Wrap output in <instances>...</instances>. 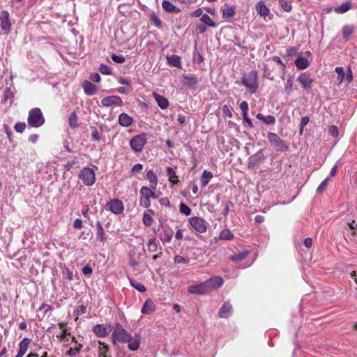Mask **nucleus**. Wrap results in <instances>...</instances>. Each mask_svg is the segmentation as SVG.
<instances>
[{
    "label": "nucleus",
    "instance_id": "63",
    "mask_svg": "<svg viewBox=\"0 0 357 357\" xmlns=\"http://www.w3.org/2000/svg\"><path fill=\"white\" fill-rule=\"evenodd\" d=\"M79 350L77 348H70L68 353L70 356H75L77 353H79Z\"/></svg>",
    "mask_w": 357,
    "mask_h": 357
},
{
    "label": "nucleus",
    "instance_id": "31",
    "mask_svg": "<svg viewBox=\"0 0 357 357\" xmlns=\"http://www.w3.org/2000/svg\"><path fill=\"white\" fill-rule=\"evenodd\" d=\"M351 8V3L349 1L341 4L340 6L335 8L337 13H344Z\"/></svg>",
    "mask_w": 357,
    "mask_h": 357
},
{
    "label": "nucleus",
    "instance_id": "32",
    "mask_svg": "<svg viewBox=\"0 0 357 357\" xmlns=\"http://www.w3.org/2000/svg\"><path fill=\"white\" fill-rule=\"evenodd\" d=\"M167 176H169V181H171V183L172 184H177L179 182L178 180L174 179V178H177V176L176 174V172L174 170L173 168H172L170 167H167Z\"/></svg>",
    "mask_w": 357,
    "mask_h": 357
},
{
    "label": "nucleus",
    "instance_id": "29",
    "mask_svg": "<svg viewBox=\"0 0 357 357\" xmlns=\"http://www.w3.org/2000/svg\"><path fill=\"white\" fill-rule=\"evenodd\" d=\"M257 10L260 16L266 17L269 13L268 8L262 2H259L257 5Z\"/></svg>",
    "mask_w": 357,
    "mask_h": 357
},
{
    "label": "nucleus",
    "instance_id": "61",
    "mask_svg": "<svg viewBox=\"0 0 357 357\" xmlns=\"http://www.w3.org/2000/svg\"><path fill=\"white\" fill-rule=\"evenodd\" d=\"M91 79L95 82H99L100 81V76L98 73H93L91 75Z\"/></svg>",
    "mask_w": 357,
    "mask_h": 357
},
{
    "label": "nucleus",
    "instance_id": "2",
    "mask_svg": "<svg viewBox=\"0 0 357 357\" xmlns=\"http://www.w3.org/2000/svg\"><path fill=\"white\" fill-rule=\"evenodd\" d=\"M223 283V280L220 277H214L197 285L188 287V292L194 294L204 295L207 294L213 290L220 287Z\"/></svg>",
    "mask_w": 357,
    "mask_h": 357
},
{
    "label": "nucleus",
    "instance_id": "45",
    "mask_svg": "<svg viewBox=\"0 0 357 357\" xmlns=\"http://www.w3.org/2000/svg\"><path fill=\"white\" fill-rule=\"evenodd\" d=\"M99 70L102 74L104 75H111L112 74V69L105 64H101Z\"/></svg>",
    "mask_w": 357,
    "mask_h": 357
},
{
    "label": "nucleus",
    "instance_id": "58",
    "mask_svg": "<svg viewBox=\"0 0 357 357\" xmlns=\"http://www.w3.org/2000/svg\"><path fill=\"white\" fill-rule=\"evenodd\" d=\"M4 129L10 141H12L13 132L8 125H4Z\"/></svg>",
    "mask_w": 357,
    "mask_h": 357
},
{
    "label": "nucleus",
    "instance_id": "17",
    "mask_svg": "<svg viewBox=\"0 0 357 357\" xmlns=\"http://www.w3.org/2000/svg\"><path fill=\"white\" fill-rule=\"evenodd\" d=\"M82 87L87 95L91 96L97 92V87L89 81H84Z\"/></svg>",
    "mask_w": 357,
    "mask_h": 357
},
{
    "label": "nucleus",
    "instance_id": "50",
    "mask_svg": "<svg viewBox=\"0 0 357 357\" xmlns=\"http://www.w3.org/2000/svg\"><path fill=\"white\" fill-rule=\"evenodd\" d=\"M111 57H112V59L114 62L118 63H123L126 61L125 57L123 56H118L116 54H112Z\"/></svg>",
    "mask_w": 357,
    "mask_h": 357
},
{
    "label": "nucleus",
    "instance_id": "51",
    "mask_svg": "<svg viewBox=\"0 0 357 357\" xmlns=\"http://www.w3.org/2000/svg\"><path fill=\"white\" fill-rule=\"evenodd\" d=\"M140 205L144 208H149L151 205V201L149 198L141 197Z\"/></svg>",
    "mask_w": 357,
    "mask_h": 357
},
{
    "label": "nucleus",
    "instance_id": "15",
    "mask_svg": "<svg viewBox=\"0 0 357 357\" xmlns=\"http://www.w3.org/2000/svg\"><path fill=\"white\" fill-rule=\"evenodd\" d=\"M153 97H154L155 101L157 102L158 106L162 109H165L168 107L169 101L165 97H164L158 93H153Z\"/></svg>",
    "mask_w": 357,
    "mask_h": 357
},
{
    "label": "nucleus",
    "instance_id": "38",
    "mask_svg": "<svg viewBox=\"0 0 357 357\" xmlns=\"http://www.w3.org/2000/svg\"><path fill=\"white\" fill-rule=\"evenodd\" d=\"M147 247H148V250L150 252H155L158 249V245H157L155 238L150 239L147 244Z\"/></svg>",
    "mask_w": 357,
    "mask_h": 357
},
{
    "label": "nucleus",
    "instance_id": "4",
    "mask_svg": "<svg viewBox=\"0 0 357 357\" xmlns=\"http://www.w3.org/2000/svg\"><path fill=\"white\" fill-rule=\"evenodd\" d=\"M257 77V71L252 70L242 79V84L248 89L250 93H255L258 89Z\"/></svg>",
    "mask_w": 357,
    "mask_h": 357
},
{
    "label": "nucleus",
    "instance_id": "25",
    "mask_svg": "<svg viewBox=\"0 0 357 357\" xmlns=\"http://www.w3.org/2000/svg\"><path fill=\"white\" fill-rule=\"evenodd\" d=\"M157 309L153 302L151 300H146L142 309L141 310V312H151L155 311Z\"/></svg>",
    "mask_w": 357,
    "mask_h": 357
},
{
    "label": "nucleus",
    "instance_id": "49",
    "mask_svg": "<svg viewBox=\"0 0 357 357\" xmlns=\"http://www.w3.org/2000/svg\"><path fill=\"white\" fill-rule=\"evenodd\" d=\"M26 128V123L22 122H18L15 126V130L17 132H22Z\"/></svg>",
    "mask_w": 357,
    "mask_h": 357
},
{
    "label": "nucleus",
    "instance_id": "39",
    "mask_svg": "<svg viewBox=\"0 0 357 357\" xmlns=\"http://www.w3.org/2000/svg\"><path fill=\"white\" fill-rule=\"evenodd\" d=\"M140 194L142 197L150 199V195H152V190L151 187H142L140 189Z\"/></svg>",
    "mask_w": 357,
    "mask_h": 357
},
{
    "label": "nucleus",
    "instance_id": "7",
    "mask_svg": "<svg viewBox=\"0 0 357 357\" xmlns=\"http://www.w3.org/2000/svg\"><path fill=\"white\" fill-rule=\"evenodd\" d=\"M146 135L144 133L135 136L130 142L131 149L136 153L141 152L146 142Z\"/></svg>",
    "mask_w": 357,
    "mask_h": 357
},
{
    "label": "nucleus",
    "instance_id": "13",
    "mask_svg": "<svg viewBox=\"0 0 357 357\" xmlns=\"http://www.w3.org/2000/svg\"><path fill=\"white\" fill-rule=\"evenodd\" d=\"M264 155L262 150L258 151L255 154L250 156L248 159V166L255 167L259 162L263 161Z\"/></svg>",
    "mask_w": 357,
    "mask_h": 357
},
{
    "label": "nucleus",
    "instance_id": "5",
    "mask_svg": "<svg viewBox=\"0 0 357 357\" xmlns=\"http://www.w3.org/2000/svg\"><path fill=\"white\" fill-rule=\"evenodd\" d=\"M267 139L276 151L284 152L287 151L288 146L284 144V141L277 134L269 132L267 134Z\"/></svg>",
    "mask_w": 357,
    "mask_h": 357
},
{
    "label": "nucleus",
    "instance_id": "64",
    "mask_svg": "<svg viewBox=\"0 0 357 357\" xmlns=\"http://www.w3.org/2000/svg\"><path fill=\"white\" fill-rule=\"evenodd\" d=\"M119 82L123 85H127V86L130 85V82L128 79L124 78V77H120L119 79Z\"/></svg>",
    "mask_w": 357,
    "mask_h": 357
},
{
    "label": "nucleus",
    "instance_id": "57",
    "mask_svg": "<svg viewBox=\"0 0 357 357\" xmlns=\"http://www.w3.org/2000/svg\"><path fill=\"white\" fill-rule=\"evenodd\" d=\"M178 122L180 126H185L186 124L185 117L182 114H179L178 116Z\"/></svg>",
    "mask_w": 357,
    "mask_h": 357
},
{
    "label": "nucleus",
    "instance_id": "10",
    "mask_svg": "<svg viewBox=\"0 0 357 357\" xmlns=\"http://www.w3.org/2000/svg\"><path fill=\"white\" fill-rule=\"evenodd\" d=\"M105 208L106 210L110 211L114 214H121L124 210L123 202L116 199L108 202Z\"/></svg>",
    "mask_w": 357,
    "mask_h": 357
},
{
    "label": "nucleus",
    "instance_id": "24",
    "mask_svg": "<svg viewBox=\"0 0 357 357\" xmlns=\"http://www.w3.org/2000/svg\"><path fill=\"white\" fill-rule=\"evenodd\" d=\"M31 342V339L24 337L20 343L19 344V350L18 352L20 353V354L24 355L28 349L29 344Z\"/></svg>",
    "mask_w": 357,
    "mask_h": 357
},
{
    "label": "nucleus",
    "instance_id": "6",
    "mask_svg": "<svg viewBox=\"0 0 357 357\" xmlns=\"http://www.w3.org/2000/svg\"><path fill=\"white\" fill-rule=\"evenodd\" d=\"M79 178L87 186H91L96 180L95 172L89 167L83 168L79 173Z\"/></svg>",
    "mask_w": 357,
    "mask_h": 357
},
{
    "label": "nucleus",
    "instance_id": "28",
    "mask_svg": "<svg viewBox=\"0 0 357 357\" xmlns=\"http://www.w3.org/2000/svg\"><path fill=\"white\" fill-rule=\"evenodd\" d=\"M248 255V251H243L238 253H235L234 255L229 257L230 260L234 262H238L243 260L247 257Z\"/></svg>",
    "mask_w": 357,
    "mask_h": 357
},
{
    "label": "nucleus",
    "instance_id": "42",
    "mask_svg": "<svg viewBox=\"0 0 357 357\" xmlns=\"http://www.w3.org/2000/svg\"><path fill=\"white\" fill-rule=\"evenodd\" d=\"M130 283L133 287L137 289L140 292H144L146 291V287L144 285L136 282L134 280H130Z\"/></svg>",
    "mask_w": 357,
    "mask_h": 357
},
{
    "label": "nucleus",
    "instance_id": "16",
    "mask_svg": "<svg viewBox=\"0 0 357 357\" xmlns=\"http://www.w3.org/2000/svg\"><path fill=\"white\" fill-rule=\"evenodd\" d=\"M162 8L167 13H178L181 10L167 0H164L162 3Z\"/></svg>",
    "mask_w": 357,
    "mask_h": 357
},
{
    "label": "nucleus",
    "instance_id": "48",
    "mask_svg": "<svg viewBox=\"0 0 357 357\" xmlns=\"http://www.w3.org/2000/svg\"><path fill=\"white\" fill-rule=\"evenodd\" d=\"M336 73L338 74V79L340 80V84L343 81L344 77V71L342 67H337L335 68Z\"/></svg>",
    "mask_w": 357,
    "mask_h": 357
},
{
    "label": "nucleus",
    "instance_id": "54",
    "mask_svg": "<svg viewBox=\"0 0 357 357\" xmlns=\"http://www.w3.org/2000/svg\"><path fill=\"white\" fill-rule=\"evenodd\" d=\"M92 271H93L92 268L89 265L85 266L82 268V273L84 275H90L92 273Z\"/></svg>",
    "mask_w": 357,
    "mask_h": 357
},
{
    "label": "nucleus",
    "instance_id": "11",
    "mask_svg": "<svg viewBox=\"0 0 357 357\" xmlns=\"http://www.w3.org/2000/svg\"><path fill=\"white\" fill-rule=\"evenodd\" d=\"M102 104L105 107H110L112 105H122L123 101L119 96H111L104 98L102 100Z\"/></svg>",
    "mask_w": 357,
    "mask_h": 357
},
{
    "label": "nucleus",
    "instance_id": "3",
    "mask_svg": "<svg viewBox=\"0 0 357 357\" xmlns=\"http://www.w3.org/2000/svg\"><path fill=\"white\" fill-rule=\"evenodd\" d=\"M28 123L31 127L38 128L44 124L45 119L39 108H34L29 111L27 119Z\"/></svg>",
    "mask_w": 357,
    "mask_h": 357
},
{
    "label": "nucleus",
    "instance_id": "1",
    "mask_svg": "<svg viewBox=\"0 0 357 357\" xmlns=\"http://www.w3.org/2000/svg\"><path fill=\"white\" fill-rule=\"evenodd\" d=\"M113 343H128V349L131 351H136L139 349L141 335L137 333L132 336L123 326L116 323L112 335Z\"/></svg>",
    "mask_w": 357,
    "mask_h": 357
},
{
    "label": "nucleus",
    "instance_id": "44",
    "mask_svg": "<svg viewBox=\"0 0 357 357\" xmlns=\"http://www.w3.org/2000/svg\"><path fill=\"white\" fill-rule=\"evenodd\" d=\"M329 179H330V177L328 176L321 183V184L317 188V193L320 194V193L323 192V191L325 190L326 185H328V182Z\"/></svg>",
    "mask_w": 357,
    "mask_h": 357
},
{
    "label": "nucleus",
    "instance_id": "26",
    "mask_svg": "<svg viewBox=\"0 0 357 357\" xmlns=\"http://www.w3.org/2000/svg\"><path fill=\"white\" fill-rule=\"evenodd\" d=\"M167 59L168 61V63L174 66V67H177V68H180L181 67V58L180 56H177V55H175V54H172L171 56H167Z\"/></svg>",
    "mask_w": 357,
    "mask_h": 357
},
{
    "label": "nucleus",
    "instance_id": "27",
    "mask_svg": "<svg viewBox=\"0 0 357 357\" xmlns=\"http://www.w3.org/2000/svg\"><path fill=\"white\" fill-rule=\"evenodd\" d=\"M96 228H97V238L99 239L101 242L105 241L107 239V236L105 235L103 227H102L100 222L98 221L96 222Z\"/></svg>",
    "mask_w": 357,
    "mask_h": 357
},
{
    "label": "nucleus",
    "instance_id": "52",
    "mask_svg": "<svg viewBox=\"0 0 357 357\" xmlns=\"http://www.w3.org/2000/svg\"><path fill=\"white\" fill-rule=\"evenodd\" d=\"M292 88H293V80L291 78H289L287 80L285 90L288 93H290L292 91Z\"/></svg>",
    "mask_w": 357,
    "mask_h": 357
},
{
    "label": "nucleus",
    "instance_id": "40",
    "mask_svg": "<svg viewBox=\"0 0 357 357\" xmlns=\"http://www.w3.org/2000/svg\"><path fill=\"white\" fill-rule=\"evenodd\" d=\"M143 220L144 225L146 227H149L153 223V218H152V217L149 213H144L143 220Z\"/></svg>",
    "mask_w": 357,
    "mask_h": 357
},
{
    "label": "nucleus",
    "instance_id": "62",
    "mask_svg": "<svg viewBox=\"0 0 357 357\" xmlns=\"http://www.w3.org/2000/svg\"><path fill=\"white\" fill-rule=\"evenodd\" d=\"M304 245L306 248H310L312 245V240L311 238H307L304 240Z\"/></svg>",
    "mask_w": 357,
    "mask_h": 357
},
{
    "label": "nucleus",
    "instance_id": "20",
    "mask_svg": "<svg viewBox=\"0 0 357 357\" xmlns=\"http://www.w3.org/2000/svg\"><path fill=\"white\" fill-rule=\"evenodd\" d=\"M94 333L98 337H105L107 335V329L103 324H97L93 329Z\"/></svg>",
    "mask_w": 357,
    "mask_h": 357
},
{
    "label": "nucleus",
    "instance_id": "19",
    "mask_svg": "<svg viewBox=\"0 0 357 357\" xmlns=\"http://www.w3.org/2000/svg\"><path fill=\"white\" fill-rule=\"evenodd\" d=\"M146 178L149 181L151 188L155 190L158 185V178L152 170H149L146 174Z\"/></svg>",
    "mask_w": 357,
    "mask_h": 357
},
{
    "label": "nucleus",
    "instance_id": "9",
    "mask_svg": "<svg viewBox=\"0 0 357 357\" xmlns=\"http://www.w3.org/2000/svg\"><path fill=\"white\" fill-rule=\"evenodd\" d=\"M190 225L199 233H204L207 229L206 221L200 217H192L189 219Z\"/></svg>",
    "mask_w": 357,
    "mask_h": 357
},
{
    "label": "nucleus",
    "instance_id": "59",
    "mask_svg": "<svg viewBox=\"0 0 357 357\" xmlns=\"http://www.w3.org/2000/svg\"><path fill=\"white\" fill-rule=\"evenodd\" d=\"M73 226L76 229H81L83 227V225H82V220L80 219H76L75 221H74V223H73Z\"/></svg>",
    "mask_w": 357,
    "mask_h": 357
},
{
    "label": "nucleus",
    "instance_id": "21",
    "mask_svg": "<svg viewBox=\"0 0 357 357\" xmlns=\"http://www.w3.org/2000/svg\"><path fill=\"white\" fill-rule=\"evenodd\" d=\"M294 63L299 70H303L309 66V61L307 59L302 56L297 58Z\"/></svg>",
    "mask_w": 357,
    "mask_h": 357
},
{
    "label": "nucleus",
    "instance_id": "33",
    "mask_svg": "<svg viewBox=\"0 0 357 357\" xmlns=\"http://www.w3.org/2000/svg\"><path fill=\"white\" fill-rule=\"evenodd\" d=\"M68 121L69 126L71 128L74 129L78 127L77 116L75 112L70 114Z\"/></svg>",
    "mask_w": 357,
    "mask_h": 357
},
{
    "label": "nucleus",
    "instance_id": "36",
    "mask_svg": "<svg viewBox=\"0 0 357 357\" xmlns=\"http://www.w3.org/2000/svg\"><path fill=\"white\" fill-rule=\"evenodd\" d=\"M282 9L286 12H289L291 10V0H278Z\"/></svg>",
    "mask_w": 357,
    "mask_h": 357
},
{
    "label": "nucleus",
    "instance_id": "43",
    "mask_svg": "<svg viewBox=\"0 0 357 357\" xmlns=\"http://www.w3.org/2000/svg\"><path fill=\"white\" fill-rule=\"evenodd\" d=\"M310 119L308 116H305L301 119V121L300 123V128H299V134L302 135L303 133V130L305 126L309 123Z\"/></svg>",
    "mask_w": 357,
    "mask_h": 357
},
{
    "label": "nucleus",
    "instance_id": "18",
    "mask_svg": "<svg viewBox=\"0 0 357 357\" xmlns=\"http://www.w3.org/2000/svg\"><path fill=\"white\" fill-rule=\"evenodd\" d=\"M183 78L184 79L185 84L190 87H193L197 83V76H195L192 74L183 75Z\"/></svg>",
    "mask_w": 357,
    "mask_h": 357
},
{
    "label": "nucleus",
    "instance_id": "8",
    "mask_svg": "<svg viewBox=\"0 0 357 357\" xmlns=\"http://www.w3.org/2000/svg\"><path fill=\"white\" fill-rule=\"evenodd\" d=\"M0 28L4 34H8L11 30L10 14L7 10L0 13Z\"/></svg>",
    "mask_w": 357,
    "mask_h": 357
},
{
    "label": "nucleus",
    "instance_id": "14",
    "mask_svg": "<svg viewBox=\"0 0 357 357\" xmlns=\"http://www.w3.org/2000/svg\"><path fill=\"white\" fill-rule=\"evenodd\" d=\"M132 118L126 113H121L119 116V123L122 126L128 127L132 124Z\"/></svg>",
    "mask_w": 357,
    "mask_h": 357
},
{
    "label": "nucleus",
    "instance_id": "37",
    "mask_svg": "<svg viewBox=\"0 0 357 357\" xmlns=\"http://www.w3.org/2000/svg\"><path fill=\"white\" fill-rule=\"evenodd\" d=\"M354 32V26L351 25H346L342 29V35L344 38H348Z\"/></svg>",
    "mask_w": 357,
    "mask_h": 357
},
{
    "label": "nucleus",
    "instance_id": "34",
    "mask_svg": "<svg viewBox=\"0 0 357 357\" xmlns=\"http://www.w3.org/2000/svg\"><path fill=\"white\" fill-rule=\"evenodd\" d=\"M234 237L233 234L229 229H223L220 234V238L223 240H231Z\"/></svg>",
    "mask_w": 357,
    "mask_h": 357
},
{
    "label": "nucleus",
    "instance_id": "55",
    "mask_svg": "<svg viewBox=\"0 0 357 357\" xmlns=\"http://www.w3.org/2000/svg\"><path fill=\"white\" fill-rule=\"evenodd\" d=\"M188 260L185 259L184 257L177 255L174 257V262L176 264H181V263H186Z\"/></svg>",
    "mask_w": 357,
    "mask_h": 357
},
{
    "label": "nucleus",
    "instance_id": "60",
    "mask_svg": "<svg viewBox=\"0 0 357 357\" xmlns=\"http://www.w3.org/2000/svg\"><path fill=\"white\" fill-rule=\"evenodd\" d=\"M329 132L332 135L335 136L338 133L337 128L335 126H331L329 128Z\"/></svg>",
    "mask_w": 357,
    "mask_h": 357
},
{
    "label": "nucleus",
    "instance_id": "46",
    "mask_svg": "<svg viewBox=\"0 0 357 357\" xmlns=\"http://www.w3.org/2000/svg\"><path fill=\"white\" fill-rule=\"evenodd\" d=\"M232 310V305L229 302H225L221 307L219 312H229Z\"/></svg>",
    "mask_w": 357,
    "mask_h": 357
},
{
    "label": "nucleus",
    "instance_id": "23",
    "mask_svg": "<svg viewBox=\"0 0 357 357\" xmlns=\"http://www.w3.org/2000/svg\"><path fill=\"white\" fill-rule=\"evenodd\" d=\"M256 117L257 119L262 121L266 124L273 125L275 123V119L272 115H268L265 116L263 114L259 113L257 114Z\"/></svg>",
    "mask_w": 357,
    "mask_h": 357
},
{
    "label": "nucleus",
    "instance_id": "12",
    "mask_svg": "<svg viewBox=\"0 0 357 357\" xmlns=\"http://www.w3.org/2000/svg\"><path fill=\"white\" fill-rule=\"evenodd\" d=\"M297 80L305 89H309L312 87L313 79L306 73H301Z\"/></svg>",
    "mask_w": 357,
    "mask_h": 357
},
{
    "label": "nucleus",
    "instance_id": "53",
    "mask_svg": "<svg viewBox=\"0 0 357 357\" xmlns=\"http://www.w3.org/2000/svg\"><path fill=\"white\" fill-rule=\"evenodd\" d=\"M102 349L100 348V354H99V357H107V350H108V348H107V346H105V345H103L102 347Z\"/></svg>",
    "mask_w": 357,
    "mask_h": 357
},
{
    "label": "nucleus",
    "instance_id": "47",
    "mask_svg": "<svg viewBox=\"0 0 357 357\" xmlns=\"http://www.w3.org/2000/svg\"><path fill=\"white\" fill-rule=\"evenodd\" d=\"M240 108L242 111V116H245V114H248V104L246 101H243L240 104Z\"/></svg>",
    "mask_w": 357,
    "mask_h": 357
},
{
    "label": "nucleus",
    "instance_id": "30",
    "mask_svg": "<svg viewBox=\"0 0 357 357\" xmlns=\"http://www.w3.org/2000/svg\"><path fill=\"white\" fill-rule=\"evenodd\" d=\"M213 177V174L211 172L204 170L201 177V183L202 186L208 185L210 179Z\"/></svg>",
    "mask_w": 357,
    "mask_h": 357
},
{
    "label": "nucleus",
    "instance_id": "22",
    "mask_svg": "<svg viewBox=\"0 0 357 357\" xmlns=\"http://www.w3.org/2000/svg\"><path fill=\"white\" fill-rule=\"evenodd\" d=\"M235 15V10L233 6L225 4L222 8V15L225 18L232 17Z\"/></svg>",
    "mask_w": 357,
    "mask_h": 357
},
{
    "label": "nucleus",
    "instance_id": "41",
    "mask_svg": "<svg viewBox=\"0 0 357 357\" xmlns=\"http://www.w3.org/2000/svg\"><path fill=\"white\" fill-rule=\"evenodd\" d=\"M180 212L185 214V215H189L191 213V209L189 206H188L184 203H181L179 206Z\"/></svg>",
    "mask_w": 357,
    "mask_h": 357
},
{
    "label": "nucleus",
    "instance_id": "56",
    "mask_svg": "<svg viewBox=\"0 0 357 357\" xmlns=\"http://www.w3.org/2000/svg\"><path fill=\"white\" fill-rule=\"evenodd\" d=\"M143 169L142 165L138 163L132 167V172L134 173L139 172Z\"/></svg>",
    "mask_w": 357,
    "mask_h": 357
},
{
    "label": "nucleus",
    "instance_id": "35",
    "mask_svg": "<svg viewBox=\"0 0 357 357\" xmlns=\"http://www.w3.org/2000/svg\"><path fill=\"white\" fill-rule=\"evenodd\" d=\"M200 20L204 24L211 27H215V24L213 22L211 17L207 14H204L201 16Z\"/></svg>",
    "mask_w": 357,
    "mask_h": 357
}]
</instances>
